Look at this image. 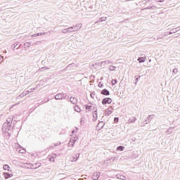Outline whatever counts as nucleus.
I'll list each match as a JSON object with an SVG mask.
<instances>
[{
    "mask_svg": "<svg viewBox=\"0 0 180 180\" xmlns=\"http://www.w3.org/2000/svg\"><path fill=\"white\" fill-rule=\"evenodd\" d=\"M75 112H81V108H79L78 107V105H75Z\"/></svg>",
    "mask_w": 180,
    "mask_h": 180,
    "instance_id": "f3484780",
    "label": "nucleus"
},
{
    "mask_svg": "<svg viewBox=\"0 0 180 180\" xmlns=\"http://www.w3.org/2000/svg\"><path fill=\"white\" fill-rule=\"evenodd\" d=\"M70 102H72V103H77V98H75V97H71L70 99Z\"/></svg>",
    "mask_w": 180,
    "mask_h": 180,
    "instance_id": "9b49d317",
    "label": "nucleus"
},
{
    "mask_svg": "<svg viewBox=\"0 0 180 180\" xmlns=\"http://www.w3.org/2000/svg\"><path fill=\"white\" fill-rule=\"evenodd\" d=\"M145 1H150V0H145Z\"/></svg>",
    "mask_w": 180,
    "mask_h": 180,
    "instance_id": "2f4dec72",
    "label": "nucleus"
},
{
    "mask_svg": "<svg viewBox=\"0 0 180 180\" xmlns=\"http://www.w3.org/2000/svg\"><path fill=\"white\" fill-rule=\"evenodd\" d=\"M12 176H13V174H11L9 173H4L5 179H8V178H12Z\"/></svg>",
    "mask_w": 180,
    "mask_h": 180,
    "instance_id": "0eeeda50",
    "label": "nucleus"
},
{
    "mask_svg": "<svg viewBox=\"0 0 180 180\" xmlns=\"http://www.w3.org/2000/svg\"><path fill=\"white\" fill-rule=\"evenodd\" d=\"M117 150H118V151H123V150H124V146H118Z\"/></svg>",
    "mask_w": 180,
    "mask_h": 180,
    "instance_id": "a211bd4d",
    "label": "nucleus"
},
{
    "mask_svg": "<svg viewBox=\"0 0 180 180\" xmlns=\"http://www.w3.org/2000/svg\"><path fill=\"white\" fill-rule=\"evenodd\" d=\"M102 103L103 105H106V103H112V98H105L102 101Z\"/></svg>",
    "mask_w": 180,
    "mask_h": 180,
    "instance_id": "f03ea898",
    "label": "nucleus"
},
{
    "mask_svg": "<svg viewBox=\"0 0 180 180\" xmlns=\"http://www.w3.org/2000/svg\"><path fill=\"white\" fill-rule=\"evenodd\" d=\"M25 46H27V47H30V44L26 42V43L25 44Z\"/></svg>",
    "mask_w": 180,
    "mask_h": 180,
    "instance_id": "5701e85b",
    "label": "nucleus"
},
{
    "mask_svg": "<svg viewBox=\"0 0 180 180\" xmlns=\"http://www.w3.org/2000/svg\"><path fill=\"white\" fill-rule=\"evenodd\" d=\"M173 72H178V70L176 69H174Z\"/></svg>",
    "mask_w": 180,
    "mask_h": 180,
    "instance_id": "a878e982",
    "label": "nucleus"
},
{
    "mask_svg": "<svg viewBox=\"0 0 180 180\" xmlns=\"http://www.w3.org/2000/svg\"><path fill=\"white\" fill-rule=\"evenodd\" d=\"M60 144H61L60 142H56V143H54V146L56 147V146H60Z\"/></svg>",
    "mask_w": 180,
    "mask_h": 180,
    "instance_id": "4be33fe9",
    "label": "nucleus"
},
{
    "mask_svg": "<svg viewBox=\"0 0 180 180\" xmlns=\"http://www.w3.org/2000/svg\"><path fill=\"white\" fill-rule=\"evenodd\" d=\"M76 140H78V137L76 138Z\"/></svg>",
    "mask_w": 180,
    "mask_h": 180,
    "instance_id": "c85d7f7f",
    "label": "nucleus"
},
{
    "mask_svg": "<svg viewBox=\"0 0 180 180\" xmlns=\"http://www.w3.org/2000/svg\"><path fill=\"white\" fill-rule=\"evenodd\" d=\"M76 30H78V28H77Z\"/></svg>",
    "mask_w": 180,
    "mask_h": 180,
    "instance_id": "7c9ffc66",
    "label": "nucleus"
},
{
    "mask_svg": "<svg viewBox=\"0 0 180 180\" xmlns=\"http://www.w3.org/2000/svg\"><path fill=\"white\" fill-rule=\"evenodd\" d=\"M155 8L156 7L155 6H150V7H147L145 9H155Z\"/></svg>",
    "mask_w": 180,
    "mask_h": 180,
    "instance_id": "aec40b11",
    "label": "nucleus"
},
{
    "mask_svg": "<svg viewBox=\"0 0 180 180\" xmlns=\"http://www.w3.org/2000/svg\"><path fill=\"white\" fill-rule=\"evenodd\" d=\"M56 157H57V154L52 153L49 158V161H51V162H54Z\"/></svg>",
    "mask_w": 180,
    "mask_h": 180,
    "instance_id": "7ed1b4c3",
    "label": "nucleus"
},
{
    "mask_svg": "<svg viewBox=\"0 0 180 180\" xmlns=\"http://www.w3.org/2000/svg\"><path fill=\"white\" fill-rule=\"evenodd\" d=\"M44 34V33H38V34H34L32 35V37H37V36H41Z\"/></svg>",
    "mask_w": 180,
    "mask_h": 180,
    "instance_id": "2eb2a0df",
    "label": "nucleus"
},
{
    "mask_svg": "<svg viewBox=\"0 0 180 180\" xmlns=\"http://www.w3.org/2000/svg\"><path fill=\"white\" fill-rule=\"evenodd\" d=\"M91 108H92V105H87V106H86V110H91Z\"/></svg>",
    "mask_w": 180,
    "mask_h": 180,
    "instance_id": "412c9836",
    "label": "nucleus"
},
{
    "mask_svg": "<svg viewBox=\"0 0 180 180\" xmlns=\"http://www.w3.org/2000/svg\"><path fill=\"white\" fill-rule=\"evenodd\" d=\"M74 28H75V26H72V27L66 28L63 30V33L67 34V33H71L72 32H75V30H73Z\"/></svg>",
    "mask_w": 180,
    "mask_h": 180,
    "instance_id": "f257e3e1",
    "label": "nucleus"
},
{
    "mask_svg": "<svg viewBox=\"0 0 180 180\" xmlns=\"http://www.w3.org/2000/svg\"><path fill=\"white\" fill-rule=\"evenodd\" d=\"M101 94L102 95H106V96L110 95L109 91H108L105 89L102 90Z\"/></svg>",
    "mask_w": 180,
    "mask_h": 180,
    "instance_id": "1a4fd4ad",
    "label": "nucleus"
},
{
    "mask_svg": "<svg viewBox=\"0 0 180 180\" xmlns=\"http://www.w3.org/2000/svg\"><path fill=\"white\" fill-rule=\"evenodd\" d=\"M114 121L117 123V122H119V118L118 117H115Z\"/></svg>",
    "mask_w": 180,
    "mask_h": 180,
    "instance_id": "b1692460",
    "label": "nucleus"
},
{
    "mask_svg": "<svg viewBox=\"0 0 180 180\" xmlns=\"http://www.w3.org/2000/svg\"><path fill=\"white\" fill-rule=\"evenodd\" d=\"M3 168L5 171H9V169H11V167H9L8 165H4Z\"/></svg>",
    "mask_w": 180,
    "mask_h": 180,
    "instance_id": "f8f14e48",
    "label": "nucleus"
},
{
    "mask_svg": "<svg viewBox=\"0 0 180 180\" xmlns=\"http://www.w3.org/2000/svg\"><path fill=\"white\" fill-rule=\"evenodd\" d=\"M18 153H20V154H25V153H26V150L24 149V148H20V149L18 150Z\"/></svg>",
    "mask_w": 180,
    "mask_h": 180,
    "instance_id": "4468645a",
    "label": "nucleus"
},
{
    "mask_svg": "<svg viewBox=\"0 0 180 180\" xmlns=\"http://www.w3.org/2000/svg\"><path fill=\"white\" fill-rule=\"evenodd\" d=\"M117 82L116 81V79H112V80L111 81L112 85H116Z\"/></svg>",
    "mask_w": 180,
    "mask_h": 180,
    "instance_id": "6ab92c4d",
    "label": "nucleus"
},
{
    "mask_svg": "<svg viewBox=\"0 0 180 180\" xmlns=\"http://www.w3.org/2000/svg\"><path fill=\"white\" fill-rule=\"evenodd\" d=\"M41 166V163H34V165H32V167L34 169H36L37 168H39V167Z\"/></svg>",
    "mask_w": 180,
    "mask_h": 180,
    "instance_id": "423d86ee",
    "label": "nucleus"
},
{
    "mask_svg": "<svg viewBox=\"0 0 180 180\" xmlns=\"http://www.w3.org/2000/svg\"><path fill=\"white\" fill-rule=\"evenodd\" d=\"M100 175H101V174H99V172H95V173H94L92 178L94 180H97L98 178H99Z\"/></svg>",
    "mask_w": 180,
    "mask_h": 180,
    "instance_id": "20e7f679",
    "label": "nucleus"
},
{
    "mask_svg": "<svg viewBox=\"0 0 180 180\" xmlns=\"http://www.w3.org/2000/svg\"><path fill=\"white\" fill-rule=\"evenodd\" d=\"M178 29H179V27H176L174 29H172L170 30V32H169V34H172L173 33H176L179 30Z\"/></svg>",
    "mask_w": 180,
    "mask_h": 180,
    "instance_id": "39448f33",
    "label": "nucleus"
},
{
    "mask_svg": "<svg viewBox=\"0 0 180 180\" xmlns=\"http://www.w3.org/2000/svg\"><path fill=\"white\" fill-rule=\"evenodd\" d=\"M16 49H17V50H18V49H19V46H18Z\"/></svg>",
    "mask_w": 180,
    "mask_h": 180,
    "instance_id": "cd10ccee",
    "label": "nucleus"
},
{
    "mask_svg": "<svg viewBox=\"0 0 180 180\" xmlns=\"http://www.w3.org/2000/svg\"><path fill=\"white\" fill-rule=\"evenodd\" d=\"M73 26H75V28H73V29H77V27H79V29H81V27H82V25L81 23H79V24H77L76 25H73Z\"/></svg>",
    "mask_w": 180,
    "mask_h": 180,
    "instance_id": "dca6fc26",
    "label": "nucleus"
},
{
    "mask_svg": "<svg viewBox=\"0 0 180 180\" xmlns=\"http://www.w3.org/2000/svg\"><path fill=\"white\" fill-rule=\"evenodd\" d=\"M159 2H162V1H159Z\"/></svg>",
    "mask_w": 180,
    "mask_h": 180,
    "instance_id": "c756f323",
    "label": "nucleus"
},
{
    "mask_svg": "<svg viewBox=\"0 0 180 180\" xmlns=\"http://www.w3.org/2000/svg\"><path fill=\"white\" fill-rule=\"evenodd\" d=\"M75 143V140L71 139L68 143L69 147H74V144Z\"/></svg>",
    "mask_w": 180,
    "mask_h": 180,
    "instance_id": "6e6552de",
    "label": "nucleus"
},
{
    "mask_svg": "<svg viewBox=\"0 0 180 180\" xmlns=\"http://www.w3.org/2000/svg\"><path fill=\"white\" fill-rule=\"evenodd\" d=\"M2 60H4V57H2V56L0 55V63H2Z\"/></svg>",
    "mask_w": 180,
    "mask_h": 180,
    "instance_id": "393cba45",
    "label": "nucleus"
},
{
    "mask_svg": "<svg viewBox=\"0 0 180 180\" xmlns=\"http://www.w3.org/2000/svg\"><path fill=\"white\" fill-rule=\"evenodd\" d=\"M55 99H63V95L62 94H57L55 96Z\"/></svg>",
    "mask_w": 180,
    "mask_h": 180,
    "instance_id": "ddd939ff",
    "label": "nucleus"
},
{
    "mask_svg": "<svg viewBox=\"0 0 180 180\" xmlns=\"http://www.w3.org/2000/svg\"><path fill=\"white\" fill-rule=\"evenodd\" d=\"M16 47H18V44H16L14 46V49H16Z\"/></svg>",
    "mask_w": 180,
    "mask_h": 180,
    "instance_id": "bb28decb",
    "label": "nucleus"
},
{
    "mask_svg": "<svg viewBox=\"0 0 180 180\" xmlns=\"http://www.w3.org/2000/svg\"><path fill=\"white\" fill-rule=\"evenodd\" d=\"M146 57H140L138 58L139 63H144L146 61Z\"/></svg>",
    "mask_w": 180,
    "mask_h": 180,
    "instance_id": "9d476101",
    "label": "nucleus"
}]
</instances>
